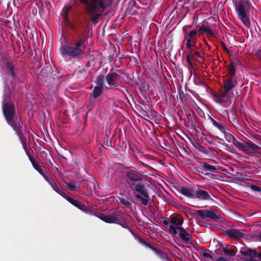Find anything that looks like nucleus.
<instances>
[{
  "label": "nucleus",
  "mask_w": 261,
  "mask_h": 261,
  "mask_svg": "<svg viewBox=\"0 0 261 261\" xmlns=\"http://www.w3.org/2000/svg\"><path fill=\"white\" fill-rule=\"evenodd\" d=\"M10 88L6 84L3 90L2 111L7 123L13 128L25 149V138L22 132L23 122L17 114L14 103L11 101Z\"/></svg>",
  "instance_id": "f257e3e1"
},
{
  "label": "nucleus",
  "mask_w": 261,
  "mask_h": 261,
  "mask_svg": "<svg viewBox=\"0 0 261 261\" xmlns=\"http://www.w3.org/2000/svg\"><path fill=\"white\" fill-rule=\"evenodd\" d=\"M126 177L128 180L127 184L129 188L136 198L140 201L143 205H147L149 195L141 176L137 171L130 170L126 172Z\"/></svg>",
  "instance_id": "f03ea898"
},
{
  "label": "nucleus",
  "mask_w": 261,
  "mask_h": 261,
  "mask_svg": "<svg viewBox=\"0 0 261 261\" xmlns=\"http://www.w3.org/2000/svg\"><path fill=\"white\" fill-rule=\"evenodd\" d=\"M87 38L82 37L72 43L62 45L60 48L61 56L64 59H76L85 54Z\"/></svg>",
  "instance_id": "7ed1b4c3"
},
{
  "label": "nucleus",
  "mask_w": 261,
  "mask_h": 261,
  "mask_svg": "<svg viewBox=\"0 0 261 261\" xmlns=\"http://www.w3.org/2000/svg\"><path fill=\"white\" fill-rule=\"evenodd\" d=\"M114 0H90L88 4H82L86 6L87 13L91 15L90 20L96 24L101 13H98L101 10L105 11L111 6Z\"/></svg>",
  "instance_id": "20e7f679"
},
{
  "label": "nucleus",
  "mask_w": 261,
  "mask_h": 261,
  "mask_svg": "<svg viewBox=\"0 0 261 261\" xmlns=\"http://www.w3.org/2000/svg\"><path fill=\"white\" fill-rule=\"evenodd\" d=\"M223 134L226 140L228 142H231L240 150L244 152L246 154H251L259 150L260 148L251 141H245L243 140H238L231 134L230 133L229 129L222 133Z\"/></svg>",
  "instance_id": "39448f33"
},
{
  "label": "nucleus",
  "mask_w": 261,
  "mask_h": 261,
  "mask_svg": "<svg viewBox=\"0 0 261 261\" xmlns=\"http://www.w3.org/2000/svg\"><path fill=\"white\" fill-rule=\"evenodd\" d=\"M253 6L249 0H241L236 6V11L238 18L248 29L251 27L249 20V12L253 9Z\"/></svg>",
  "instance_id": "423d86ee"
},
{
  "label": "nucleus",
  "mask_w": 261,
  "mask_h": 261,
  "mask_svg": "<svg viewBox=\"0 0 261 261\" xmlns=\"http://www.w3.org/2000/svg\"><path fill=\"white\" fill-rule=\"evenodd\" d=\"M97 217L106 223L117 224L124 228H127L130 231V229L127 227L125 219L120 214L110 213L108 215H105L103 213H99Z\"/></svg>",
  "instance_id": "0eeeda50"
},
{
  "label": "nucleus",
  "mask_w": 261,
  "mask_h": 261,
  "mask_svg": "<svg viewBox=\"0 0 261 261\" xmlns=\"http://www.w3.org/2000/svg\"><path fill=\"white\" fill-rule=\"evenodd\" d=\"M232 92L226 91L221 88L217 93L213 94V98L215 102L221 103L224 107H227L231 103L230 97Z\"/></svg>",
  "instance_id": "6e6552de"
},
{
  "label": "nucleus",
  "mask_w": 261,
  "mask_h": 261,
  "mask_svg": "<svg viewBox=\"0 0 261 261\" xmlns=\"http://www.w3.org/2000/svg\"><path fill=\"white\" fill-rule=\"evenodd\" d=\"M168 230L174 236L178 234L180 239L186 244L189 243L192 238V234L182 227H175L171 225L169 226Z\"/></svg>",
  "instance_id": "1a4fd4ad"
},
{
  "label": "nucleus",
  "mask_w": 261,
  "mask_h": 261,
  "mask_svg": "<svg viewBox=\"0 0 261 261\" xmlns=\"http://www.w3.org/2000/svg\"><path fill=\"white\" fill-rule=\"evenodd\" d=\"M114 68H112L110 72L106 75V81L108 86H106L107 89H111L114 87L116 90H120L122 87L117 84V81L120 78V74H118ZM117 71H120L119 70H116Z\"/></svg>",
  "instance_id": "9d476101"
},
{
  "label": "nucleus",
  "mask_w": 261,
  "mask_h": 261,
  "mask_svg": "<svg viewBox=\"0 0 261 261\" xmlns=\"http://www.w3.org/2000/svg\"><path fill=\"white\" fill-rule=\"evenodd\" d=\"M194 211L195 214H197L202 219L209 218L218 222L220 218V215L216 213L217 210L214 209L197 210Z\"/></svg>",
  "instance_id": "9b49d317"
},
{
  "label": "nucleus",
  "mask_w": 261,
  "mask_h": 261,
  "mask_svg": "<svg viewBox=\"0 0 261 261\" xmlns=\"http://www.w3.org/2000/svg\"><path fill=\"white\" fill-rule=\"evenodd\" d=\"M223 84L221 88L226 91L232 92L231 90L237 84V78L223 76Z\"/></svg>",
  "instance_id": "f8f14e48"
},
{
  "label": "nucleus",
  "mask_w": 261,
  "mask_h": 261,
  "mask_svg": "<svg viewBox=\"0 0 261 261\" xmlns=\"http://www.w3.org/2000/svg\"><path fill=\"white\" fill-rule=\"evenodd\" d=\"M203 174L205 175H208L210 177L215 176V175L213 173L218 172L217 167L205 162H203Z\"/></svg>",
  "instance_id": "ddd939ff"
},
{
  "label": "nucleus",
  "mask_w": 261,
  "mask_h": 261,
  "mask_svg": "<svg viewBox=\"0 0 261 261\" xmlns=\"http://www.w3.org/2000/svg\"><path fill=\"white\" fill-rule=\"evenodd\" d=\"M194 197L203 200H213L212 196L206 191L200 189L196 190L194 193Z\"/></svg>",
  "instance_id": "4468645a"
},
{
  "label": "nucleus",
  "mask_w": 261,
  "mask_h": 261,
  "mask_svg": "<svg viewBox=\"0 0 261 261\" xmlns=\"http://www.w3.org/2000/svg\"><path fill=\"white\" fill-rule=\"evenodd\" d=\"M210 121L213 124V126L216 127L222 133L225 132L227 130V126L226 124L220 119H214L211 116H208Z\"/></svg>",
  "instance_id": "2eb2a0df"
},
{
  "label": "nucleus",
  "mask_w": 261,
  "mask_h": 261,
  "mask_svg": "<svg viewBox=\"0 0 261 261\" xmlns=\"http://www.w3.org/2000/svg\"><path fill=\"white\" fill-rule=\"evenodd\" d=\"M226 234L231 239H241L243 238L244 234L237 229H228L225 231Z\"/></svg>",
  "instance_id": "dca6fc26"
},
{
  "label": "nucleus",
  "mask_w": 261,
  "mask_h": 261,
  "mask_svg": "<svg viewBox=\"0 0 261 261\" xmlns=\"http://www.w3.org/2000/svg\"><path fill=\"white\" fill-rule=\"evenodd\" d=\"M7 68L8 70L9 73L11 75L12 79L15 80L17 77V68L16 67V64L14 62H7Z\"/></svg>",
  "instance_id": "f3484780"
},
{
  "label": "nucleus",
  "mask_w": 261,
  "mask_h": 261,
  "mask_svg": "<svg viewBox=\"0 0 261 261\" xmlns=\"http://www.w3.org/2000/svg\"><path fill=\"white\" fill-rule=\"evenodd\" d=\"M47 182L49 184L53 189L61 196L65 193L64 188L58 186L52 177L47 180Z\"/></svg>",
  "instance_id": "a211bd4d"
},
{
  "label": "nucleus",
  "mask_w": 261,
  "mask_h": 261,
  "mask_svg": "<svg viewBox=\"0 0 261 261\" xmlns=\"http://www.w3.org/2000/svg\"><path fill=\"white\" fill-rule=\"evenodd\" d=\"M64 183L66 184L67 188L71 191L79 192L80 191V181H71L70 182L65 181Z\"/></svg>",
  "instance_id": "6ab92c4d"
},
{
  "label": "nucleus",
  "mask_w": 261,
  "mask_h": 261,
  "mask_svg": "<svg viewBox=\"0 0 261 261\" xmlns=\"http://www.w3.org/2000/svg\"><path fill=\"white\" fill-rule=\"evenodd\" d=\"M240 252L243 255H247L250 256V259L254 258V257L256 255L257 253L256 250H253L249 248H242Z\"/></svg>",
  "instance_id": "aec40b11"
},
{
  "label": "nucleus",
  "mask_w": 261,
  "mask_h": 261,
  "mask_svg": "<svg viewBox=\"0 0 261 261\" xmlns=\"http://www.w3.org/2000/svg\"><path fill=\"white\" fill-rule=\"evenodd\" d=\"M118 198L121 203L126 207H129L134 203L133 199L124 195H121V196L118 197Z\"/></svg>",
  "instance_id": "412c9836"
},
{
  "label": "nucleus",
  "mask_w": 261,
  "mask_h": 261,
  "mask_svg": "<svg viewBox=\"0 0 261 261\" xmlns=\"http://www.w3.org/2000/svg\"><path fill=\"white\" fill-rule=\"evenodd\" d=\"M231 113L232 118L231 120H229L230 122L232 124L233 126L237 129L240 130V125L238 122V120L237 119V115L235 110L232 108L230 110Z\"/></svg>",
  "instance_id": "4be33fe9"
},
{
  "label": "nucleus",
  "mask_w": 261,
  "mask_h": 261,
  "mask_svg": "<svg viewBox=\"0 0 261 261\" xmlns=\"http://www.w3.org/2000/svg\"><path fill=\"white\" fill-rule=\"evenodd\" d=\"M237 67V63L233 61H231L230 64V66L228 67V74L225 76L229 77L232 78H236L234 76L236 74V68Z\"/></svg>",
  "instance_id": "5701e85b"
},
{
  "label": "nucleus",
  "mask_w": 261,
  "mask_h": 261,
  "mask_svg": "<svg viewBox=\"0 0 261 261\" xmlns=\"http://www.w3.org/2000/svg\"><path fill=\"white\" fill-rule=\"evenodd\" d=\"M198 32L201 33H204L207 36H214V33L213 32V31L211 29H210L209 27L204 24H203L199 28Z\"/></svg>",
  "instance_id": "b1692460"
},
{
  "label": "nucleus",
  "mask_w": 261,
  "mask_h": 261,
  "mask_svg": "<svg viewBox=\"0 0 261 261\" xmlns=\"http://www.w3.org/2000/svg\"><path fill=\"white\" fill-rule=\"evenodd\" d=\"M138 85L140 86V90L142 95H144L145 93L149 89L150 86L149 83L145 81H141L140 84H138Z\"/></svg>",
  "instance_id": "393cba45"
},
{
  "label": "nucleus",
  "mask_w": 261,
  "mask_h": 261,
  "mask_svg": "<svg viewBox=\"0 0 261 261\" xmlns=\"http://www.w3.org/2000/svg\"><path fill=\"white\" fill-rule=\"evenodd\" d=\"M71 7L70 5L68 6H65L63 9L62 15L63 16V18L64 20L66 22H69V17H68V14L69 11L71 10Z\"/></svg>",
  "instance_id": "a878e982"
},
{
  "label": "nucleus",
  "mask_w": 261,
  "mask_h": 261,
  "mask_svg": "<svg viewBox=\"0 0 261 261\" xmlns=\"http://www.w3.org/2000/svg\"><path fill=\"white\" fill-rule=\"evenodd\" d=\"M203 162L198 161L192 164L191 168L195 169L197 172L203 174Z\"/></svg>",
  "instance_id": "bb28decb"
},
{
  "label": "nucleus",
  "mask_w": 261,
  "mask_h": 261,
  "mask_svg": "<svg viewBox=\"0 0 261 261\" xmlns=\"http://www.w3.org/2000/svg\"><path fill=\"white\" fill-rule=\"evenodd\" d=\"M155 254L163 261H171L169 258L168 257L167 254L163 252L162 250L158 249L155 250Z\"/></svg>",
  "instance_id": "cd10ccee"
},
{
  "label": "nucleus",
  "mask_w": 261,
  "mask_h": 261,
  "mask_svg": "<svg viewBox=\"0 0 261 261\" xmlns=\"http://www.w3.org/2000/svg\"><path fill=\"white\" fill-rule=\"evenodd\" d=\"M170 222L175 227H181L184 222L182 218H178L176 217L173 216L170 219Z\"/></svg>",
  "instance_id": "c85d7f7f"
},
{
  "label": "nucleus",
  "mask_w": 261,
  "mask_h": 261,
  "mask_svg": "<svg viewBox=\"0 0 261 261\" xmlns=\"http://www.w3.org/2000/svg\"><path fill=\"white\" fill-rule=\"evenodd\" d=\"M102 88L95 86L92 91V96L96 99L102 94Z\"/></svg>",
  "instance_id": "c756f323"
},
{
  "label": "nucleus",
  "mask_w": 261,
  "mask_h": 261,
  "mask_svg": "<svg viewBox=\"0 0 261 261\" xmlns=\"http://www.w3.org/2000/svg\"><path fill=\"white\" fill-rule=\"evenodd\" d=\"M105 80H106V76L104 75H100L98 76L95 81L96 87H99L103 88L105 84Z\"/></svg>",
  "instance_id": "7c9ffc66"
},
{
  "label": "nucleus",
  "mask_w": 261,
  "mask_h": 261,
  "mask_svg": "<svg viewBox=\"0 0 261 261\" xmlns=\"http://www.w3.org/2000/svg\"><path fill=\"white\" fill-rule=\"evenodd\" d=\"M180 193L188 197L193 198L194 197V194L192 193L191 189L188 188H181L180 190Z\"/></svg>",
  "instance_id": "2f4dec72"
},
{
  "label": "nucleus",
  "mask_w": 261,
  "mask_h": 261,
  "mask_svg": "<svg viewBox=\"0 0 261 261\" xmlns=\"http://www.w3.org/2000/svg\"><path fill=\"white\" fill-rule=\"evenodd\" d=\"M37 171L43 177L44 179L47 181L51 176L47 173V172L42 169L41 167Z\"/></svg>",
  "instance_id": "473e14b6"
},
{
  "label": "nucleus",
  "mask_w": 261,
  "mask_h": 261,
  "mask_svg": "<svg viewBox=\"0 0 261 261\" xmlns=\"http://www.w3.org/2000/svg\"><path fill=\"white\" fill-rule=\"evenodd\" d=\"M71 204L81 210H84L86 207L85 204H82L80 201L75 199L72 200Z\"/></svg>",
  "instance_id": "72a5a7b5"
},
{
  "label": "nucleus",
  "mask_w": 261,
  "mask_h": 261,
  "mask_svg": "<svg viewBox=\"0 0 261 261\" xmlns=\"http://www.w3.org/2000/svg\"><path fill=\"white\" fill-rule=\"evenodd\" d=\"M222 249L224 254L228 255L230 256H233L236 253L234 249H227L226 247L223 248Z\"/></svg>",
  "instance_id": "f704fd0d"
},
{
  "label": "nucleus",
  "mask_w": 261,
  "mask_h": 261,
  "mask_svg": "<svg viewBox=\"0 0 261 261\" xmlns=\"http://www.w3.org/2000/svg\"><path fill=\"white\" fill-rule=\"evenodd\" d=\"M247 187L250 188L253 191L261 192V187L256 185H251L250 184H247Z\"/></svg>",
  "instance_id": "c9c22d12"
},
{
  "label": "nucleus",
  "mask_w": 261,
  "mask_h": 261,
  "mask_svg": "<svg viewBox=\"0 0 261 261\" xmlns=\"http://www.w3.org/2000/svg\"><path fill=\"white\" fill-rule=\"evenodd\" d=\"M202 256L205 259L206 261H213V256L208 253L207 252H203L202 254Z\"/></svg>",
  "instance_id": "e433bc0d"
},
{
  "label": "nucleus",
  "mask_w": 261,
  "mask_h": 261,
  "mask_svg": "<svg viewBox=\"0 0 261 261\" xmlns=\"http://www.w3.org/2000/svg\"><path fill=\"white\" fill-rule=\"evenodd\" d=\"M71 194L69 193L65 192L64 195L62 196L67 200L69 203H71L72 200L74 199L71 197Z\"/></svg>",
  "instance_id": "4c0bfd02"
},
{
  "label": "nucleus",
  "mask_w": 261,
  "mask_h": 261,
  "mask_svg": "<svg viewBox=\"0 0 261 261\" xmlns=\"http://www.w3.org/2000/svg\"><path fill=\"white\" fill-rule=\"evenodd\" d=\"M140 242L142 244H143L144 245H145V246L149 247L151 249L153 250L154 251H155V250H156V248L154 247L150 244H149V243L147 242L146 241H145V240H144L143 239L140 240Z\"/></svg>",
  "instance_id": "58836bf2"
},
{
  "label": "nucleus",
  "mask_w": 261,
  "mask_h": 261,
  "mask_svg": "<svg viewBox=\"0 0 261 261\" xmlns=\"http://www.w3.org/2000/svg\"><path fill=\"white\" fill-rule=\"evenodd\" d=\"M197 31L195 30H193L192 31H191L187 35V36L189 37H190V38H194L196 35H197Z\"/></svg>",
  "instance_id": "ea45409f"
},
{
  "label": "nucleus",
  "mask_w": 261,
  "mask_h": 261,
  "mask_svg": "<svg viewBox=\"0 0 261 261\" xmlns=\"http://www.w3.org/2000/svg\"><path fill=\"white\" fill-rule=\"evenodd\" d=\"M186 94H185V93L183 91H180L179 92V97L180 99L182 101H184V100H185V99L186 98Z\"/></svg>",
  "instance_id": "a19ab883"
},
{
  "label": "nucleus",
  "mask_w": 261,
  "mask_h": 261,
  "mask_svg": "<svg viewBox=\"0 0 261 261\" xmlns=\"http://www.w3.org/2000/svg\"><path fill=\"white\" fill-rule=\"evenodd\" d=\"M32 166L33 167V168L36 170L37 171L38 169H39V168L41 167L40 165H39L37 162L36 161L34 163H33L32 164Z\"/></svg>",
  "instance_id": "79ce46f5"
},
{
  "label": "nucleus",
  "mask_w": 261,
  "mask_h": 261,
  "mask_svg": "<svg viewBox=\"0 0 261 261\" xmlns=\"http://www.w3.org/2000/svg\"><path fill=\"white\" fill-rule=\"evenodd\" d=\"M141 109L142 110L140 111L141 113L145 117H149L148 114L145 110H144V108L141 107Z\"/></svg>",
  "instance_id": "37998d69"
},
{
  "label": "nucleus",
  "mask_w": 261,
  "mask_h": 261,
  "mask_svg": "<svg viewBox=\"0 0 261 261\" xmlns=\"http://www.w3.org/2000/svg\"><path fill=\"white\" fill-rule=\"evenodd\" d=\"M256 57H257V58L258 59V60L261 61V49H258L256 52Z\"/></svg>",
  "instance_id": "c03bdc74"
},
{
  "label": "nucleus",
  "mask_w": 261,
  "mask_h": 261,
  "mask_svg": "<svg viewBox=\"0 0 261 261\" xmlns=\"http://www.w3.org/2000/svg\"><path fill=\"white\" fill-rule=\"evenodd\" d=\"M28 155L29 159L32 164L33 163H34L35 162H36V160L34 159V158L32 155L28 154Z\"/></svg>",
  "instance_id": "a18cd8bd"
},
{
  "label": "nucleus",
  "mask_w": 261,
  "mask_h": 261,
  "mask_svg": "<svg viewBox=\"0 0 261 261\" xmlns=\"http://www.w3.org/2000/svg\"><path fill=\"white\" fill-rule=\"evenodd\" d=\"M185 38L187 39V43H192V42H193V39H192V38L187 36L186 35H185Z\"/></svg>",
  "instance_id": "49530a36"
},
{
  "label": "nucleus",
  "mask_w": 261,
  "mask_h": 261,
  "mask_svg": "<svg viewBox=\"0 0 261 261\" xmlns=\"http://www.w3.org/2000/svg\"><path fill=\"white\" fill-rule=\"evenodd\" d=\"M222 47L223 48V49L227 53V54H230V51L227 48V47L226 46V45H225L224 43H222Z\"/></svg>",
  "instance_id": "de8ad7c7"
},
{
  "label": "nucleus",
  "mask_w": 261,
  "mask_h": 261,
  "mask_svg": "<svg viewBox=\"0 0 261 261\" xmlns=\"http://www.w3.org/2000/svg\"><path fill=\"white\" fill-rule=\"evenodd\" d=\"M186 46L188 48V49L190 51L191 53L192 51H194V50L192 48V43H186Z\"/></svg>",
  "instance_id": "09e8293b"
},
{
  "label": "nucleus",
  "mask_w": 261,
  "mask_h": 261,
  "mask_svg": "<svg viewBox=\"0 0 261 261\" xmlns=\"http://www.w3.org/2000/svg\"><path fill=\"white\" fill-rule=\"evenodd\" d=\"M186 60H187V63L189 64V65H192V62L191 61V58H190V55H188L186 57Z\"/></svg>",
  "instance_id": "8fccbe9b"
},
{
  "label": "nucleus",
  "mask_w": 261,
  "mask_h": 261,
  "mask_svg": "<svg viewBox=\"0 0 261 261\" xmlns=\"http://www.w3.org/2000/svg\"><path fill=\"white\" fill-rule=\"evenodd\" d=\"M86 71V70L83 67H79L78 69V72L80 73H84Z\"/></svg>",
  "instance_id": "3c124183"
},
{
  "label": "nucleus",
  "mask_w": 261,
  "mask_h": 261,
  "mask_svg": "<svg viewBox=\"0 0 261 261\" xmlns=\"http://www.w3.org/2000/svg\"><path fill=\"white\" fill-rule=\"evenodd\" d=\"M194 55L197 57H199V58H201V54L200 53V52L198 51H194Z\"/></svg>",
  "instance_id": "603ef678"
},
{
  "label": "nucleus",
  "mask_w": 261,
  "mask_h": 261,
  "mask_svg": "<svg viewBox=\"0 0 261 261\" xmlns=\"http://www.w3.org/2000/svg\"><path fill=\"white\" fill-rule=\"evenodd\" d=\"M217 261H229V260L226 259L225 258L223 257H219L217 259Z\"/></svg>",
  "instance_id": "864d4df0"
},
{
  "label": "nucleus",
  "mask_w": 261,
  "mask_h": 261,
  "mask_svg": "<svg viewBox=\"0 0 261 261\" xmlns=\"http://www.w3.org/2000/svg\"><path fill=\"white\" fill-rule=\"evenodd\" d=\"M192 100V97L189 95L188 94H186V96L184 100H189L190 101Z\"/></svg>",
  "instance_id": "5fc2aeb1"
},
{
  "label": "nucleus",
  "mask_w": 261,
  "mask_h": 261,
  "mask_svg": "<svg viewBox=\"0 0 261 261\" xmlns=\"http://www.w3.org/2000/svg\"><path fill=\"white\" fill-rule=\"evenodd\" d=\"M185 89L186 91H188V92L191 93L192 94H193L194 95H195V92L194 91H193L192 90L188 89L187 87H185Z\"/></svg>",
  "instance_id": "6e6d98bb"
},
{
  "label": "nucleus",
  "mask_w": 261,
  "mask_h": 261,
  "mask_svg": "<svg viewBox=\"0 0 261 261\" xmlns=\"http://www.w3.org/2000/svg\"><path fill=\"white\" fill-rule=\"evenodd\" d=\"M81 4H88L90 0H79Z\"/></svg>",
  "instance_id": "4d7b16f0"
},
{
  "label": "nucleus",
  "mask_w": 261,
  "mask_h": 261,
  "mask_svg": "<svg viewBox=\"0 0 261 261\" xmlns=\"http://www.w3.org/2000/svg\"><path fill=\"white\" fill-rule=\"evenodd\" d=\"M121 74H125L124 73H120ZM126 76L129 79V80L131 81H133V79L131 78V77L129 76V74H125Z\"/></svg>",
  "instance_id": "13d9d810"
},
{
  "label": "nucleus",
  "mask_w": 261,
  "mask_h": 261,
  "mask_svg": "<svg viewBox=\"0 0 261 261\" xmlns=\"http://www.w3.org/2000/svg\"><path fill=\"white\" fill-rule=\"evenodd\" d=\"M163 224H164L165 225H168V224H169V222H168V221L165 220H164V221H163Z\"/></svg>",
  "instance_id": "bf43d9fd"
},
{
  "label": "nucleus",
  "mask_w": 261,
  "mask_h": 261,
  "mask_svg": "<svg viewBox=\"0 0 261 261\" xmlns=\"http://www.w3.org/2000/svg\"><path fill=\"white\" fill-rule=\"evenodd\" d=\"M257 256L258 257V258L259 259H260L261 260V252H259L258 254H257Z\"/></svg>",
  "instance_id": "052dcab7"
},
{
  "label": "nucleus",
  "mask_w": 261,
  "mask_h": 261,
  "mask_svg": "<svg viewBox=\"0 0 261 261\" xmlns=\"http://www.w3.org/2000/svg\"><path fill=\"white\" fill-rule=\"evenodd\" d=\"M199 115H200L201 117H203V116H204V112H203L202 111H201V114L199 113Z\"/></svg>",
  "instance_id": "680f3d73"
},
{
  "label": "nucleus",
  "mask_w": 261,
  "mask_h": 261,
  "mask_svg": "<svg viewBox=\"0 0 261 261\" xmlns=\"http://www.w3.org/2000/svg\"><path fill=\"white\" fill-rule=\"evenodd\" d=\"M192 46H195V41L193 40V42H192Z\"/></svg>",
  "instance_id": "e2e57ef3"
},
{
  "label": "nucleus",
  "mask_w": 261,
  "mask_h": 261,
  "mask_svg": "<svg viewBox=\"0 0 261 261\" xmlns=\"http://www.w3.org/2000/svg\"><path fill=\"white\" fill-rule=\"evenodd\" d=\"M120 83H127V82L124 81V80H120Z\"/></svg>",
  "instance_id": "0e129e2a"
},
{
  "label": "nucleus",
  "mask_w": 261,
  "mask_h": 261,
  "mask_svg": "<svg viewBox=\"0 0 261 261\" xmlns=\"http://www.w3.org/2000/svg\"><path fill=\"white\" fill-rule=\"evenodd\" d=\"M260 138H261V136L259 135H257V137H256V138L257 139H259Z\"/></svg>",
  "instance_id": "69168bd1"
},
{
  "label": "nucleus",
  "mask_w": 261,
  "mask_h": 261,
  "mask_svg": "<svg viewBox=\"0 0 261 261\" xmlns=\"http://www.w3.org/2000/svg\"><path fill=\"white\" fill-rule=\"evenodd\" d=\"M259 237L260 240H261V231L259 233Z\"/></svg>",
  "instance_id": "338daca9"
},
{
  "label": "nucleus",
  "mask_w": 261,
  "mask_h": 261,
  "mask_svg": "<svg viewBox=\"0 0 261 261\" xmlns=\"http://www.w3.org/2000/svg\"><path fill=\"white\" fill-rule=\"evenodd\" d=\"M62 158L63 160H66V158H65L64 156H62Z\"/></svg>",
  "instance_id": "774afa93"
}]
</instances>
